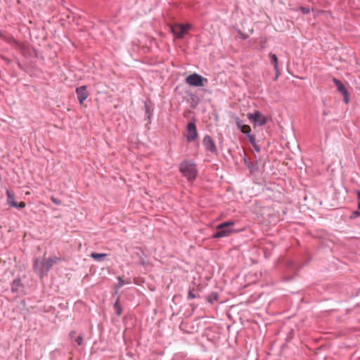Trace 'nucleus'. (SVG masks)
<instances>
[{
	"label": "nucleus",
	"mask_w": 360,
	"mask_h": 360,
	"mask_svg": "<svg viewBox=\"0 0 360 360\" xmlns=\"http://www.w3.org/2000/svg\"><path fill=\"white\" fill-rule=\"evenodd\" d=\"M240 130L241 132H243V134H246V136H248L250 134H251V128L248 124L243 125Z\"/></svg>",
	"instance_id": "nucleus-21"
},
{
	"label": "nucleus",
	"mask_w": 360,
	"mask_h": 360,
	"mask_svg": "<svg viewBox=\"0 0 360 360\" xmlns=\"http://www.w3.org/2000/svg\"><path fill=\"white\" fill-rule=\"evenodd\" d=\"M25 202H17V206H14L13 207H15L18 210H21L25 207Z\"/></svg>",
	"instance_id": "nucleus-28"
},
{
	"label": "nucleus",
	"mask_w": 360,
	"mask_h": 360,
	"mask_svg": "<svg viewBox=\"0 0 360 360\" xmlns=\"http://www.w3.org/2000/svg\"><path fill=\"white\" fill-rule=\"evenodd\" d=\"M6 195L8 204L11 207L17 206V202L15 200L14 194L11 191H6Z\"/></svg>",
	"instance_id": "nucleus-14"
},
{
	"label": "nucleus",
	"mask_w": 360,
	"mask_h": 360,
	"mask_svg": "<svg viewBox=\"0 0 360 360\" xmlns=\"http://www.w3.org/2000/svg\"><path fill=\"white\" fill-rule=\"evenodd\" d=\"M75 341L77 342V344L80 346L83 344L84 342V338L82 335H79V336H77L75 339Z\"/></svg>",
	"instance_id": "nucleus-24"
},
{
	"label": "nucleus",
	"mask_w": 360,
	"mask_h": 360,
	"mask_svg": "<svg viewBox=\"0 0 360 360\" xmlns=\"http://www.w3.org/2000/svg\"><path fill=\"white\" fill-rule=\"evenodd\" d=\"M186 82L192 86H203L205 82H207V79L203 77L197 73L191 74L186 77Z\"/></svg>",
	"instance_id": "nucleus-4"
},
{
	"label": "nucleus",
	"mask_w": 360,
	"mask_h": 360,
	"mask_svg": "<svg viewBox=\"0 0 360 360\" xmlns=\"http://www.w3.org/2000/svg\"><path fill=\"white\" fill-rule=\"evenodd\" d=\"M234 225V222L232 221H224L219 224L217 226V231L213 233L212 238H221L229 236L231 233L233 232V229L231 228Z\"/></svg>",
	"instance_id": "nucleus-3"
},
{
	"label": "nucleus",
	"mask_w": 360,
	"mask_h": 360,
	"mask_svg": "<svg viewBox=\"0 0 360 360\" xmlns=\"http://www.w3.org/2000/svg\"><path fill=\"white\" fill-rule=\"evenodd\" d=\"M186 140L193 142L198 137L196 124L194 122H189L186 125Z\"/></svg>",
	"instance_id": "nucleus-7"
},
{
	"label": "nucleus",
	"mask_w": 360,
	"mask_h": 360,
	"mask_svg": "<svg viewBox=\"0 0 360 360\" xmlns=\"http://www.w3.org/2000/svg\"><path fill=\"white\" fill-rule=\"evenodd\" d=\"M69 336H70L71 340H75L77 338L76 337V332L75 330H72L70 333Z\"/></svg>",
	"instance_id": "nucleus-32"
},
{
	"label": "nucleus",
	"mask_w": 360,
	"mask_h": 360,
	"mask_svg": "<svg viewBox=\"0 0 360 360\" xmlns=\"http://www.w3.org/2000/svg\"><path fill=\"white\" fill-rule=\"evenodd\" d=\"M294 333H295L294 330L292 328H290V330H289V332L287 335V338H286L287 341H290V340H292L293 338Z\"/></svg>",
	"instance_id": "nucleus-26"
},
{
	"label": "nucleus",
	"mask_w": 360,
	"mask_h": 360,
	"mask_svg": "<svg viewBox=\"0 0 360 360\" xmlns=\"http://www.w3.org/2000/svg\"><path fill=\"white\" fill-rule=\"evenodd\" d=\"M0 38L3 39L4 41H7L9 44H16L17 43L16 40L13 37L5 35L3 32V31H1V30H0Z\"/></svg>",
	"instance_id": "nucleus-16"
},
{
	"label": "nucleus",
	"mask_w": 360,
	"mask_h": 360,
	"mask_svg": "<svg viewBox=\"0 0 360 360\" xmlns=\"http://www.w3.org/2000/svg\"><path fill=\"white\" fill-rule=\"evenodd\" d=\"M357 195V201H358V210H356L353 212V214H354L356 217L360 216V191H356Z\"/></svg>",
	"instance_id": "nucleus-20"
},
{
	"label": "nucleus",
	"mask_w": 360,
	"mask_h": 360,
	"mask_svg": "<svg viewBox=\"0 0 360 360\" xmlns=\"http://www.w3.org/2000/svg\"><path fill=\"white\" fill-rule=\"evenodd\" d=\"M198 297V296L194 292V288H190L188 293V300H193Z\"/></svg>",
	"instance_id": "nucleus-22"
},
{
	"label": "nucleus",
	"mask_w": 360,
	"mask_h": 360,
	"mask_svg": "<svg viewBox=\"0 0 360 360\" xmlns=\"http://www.w3.org/2000/svg\"><path fill=\"white\" fill-rule=\"evenodd\" d=\"M117 280H118V283L116 284L115 288L117 289H119L124 285V280L120 276L117 277Z\"/></svg>",
	"instance_id": "nucleus-23"
},
{
	"label": "nucleus",
	"mask_w": 360,
	"mask_h": 360,
	"mask_svg": "<svg viewBox=\"0 0 360 360\" xmlns=\"http://www.w3.org/2000/svg\"><path fill=\"white\" fill-rule=\"evenodd\" d=\"M243 153L244 154H245V150H244V149L243 150Z\"/></svg>",
	"instance_id": "nucleus-37"
},
{
	"label": "nucleus",
	"mask_w": 360,
	"mask_h": 360,
	"mask_svg": "<svg viewBox=\"0 0 360 360\" xmlns=\"http://www.w3.org/2000/svg\"><path fill=\"white\" fill-rule=\"evenodd\" d=\"M90 256L96 261L102 262L105 259L108 255L105 253L92 252Z\"/></svg>",
	"instance_id": "nucleus-15"
},
{
	"label": "nucleus",
	"mask_w": 360,
	"mask_h": 360,
	"mask_svg": "<svg viewBox=\"0 0 360 360\" xmlns=\"http://www.w3.org/2000/svg\"><path fill=\"white\" fill-rule=\"evenodd\" d=\"M23 287L20 278H17L11 284V290L13 293H17Z\"/></svg>",
	"instance_id": "nucleus-13"
},
{
	"label": "nucleus",
	"mask_w": 360,
	"mask_h": 360,
	"mask_svg": "<svg viewBox=\"0 0 360 360\" xmlns=\"http://www.w3.org/2000/svg\"><path fill=\"white\" fill-rule=\"evenodd\" d=\"M243 159L245 166L249 169L251 174L259 172V165L257 161L250 162L245 157Z\"/></svg>",
	"instance_id": "nucleus-11"
},
{
	"label": "nucleus",
	"mask_w": 360,
	"mask_h": 360,
	"mask_svg": "<svg viewBox=\"0 0 360 360\" xmlns=\"http://www.w3.org/2000/svg\"><path fill=\"white\" fill-rule=\"evenodd\" d=\"M247 137L252 145H255V143H257L254 135L250 134L249 135L247 136Z\"/></svg>",
	"instance_id": "nucleus-25"
},
{
	"label": "nucleus",
	"mask_w": 360,
	"mask_h": 360,
	"mask_svg": "<svg viewBox=\"0 0 360 360\" xmlns=\"http://www.w3.org/2000/svg\"><path fill=\"white\" fill-rule=\"evenodd\" d=\"M145 108V117L148 120V123L151 122V117L153 115V107L150 101H146L144 103Z\"/></svg>",
	"instance_id": "nucleus-12"
},
{
	"label": "nucleus",
	"mask_w": 360,
	"mask_h": 360,
	"mask_svg": "<svg viewBox=\"0 0 360 360\" xmlns=\"http://www.w3.org/2000/svg\"><path fill=\"white\" fill-rule=\"evenodd\" d=\"M140 264L145 266L146 264V262L144 259H142L140 260Z\"/></svg>",
	"instance_id": "nucleus-35"
},
{
	"label": "nucleus",
	"mask_w": 360,
	"mask_h": 360,
	"mask_svg": "<svg viewBox=\"0 0 360 360\" xmlns=\"http://www.w3.org/2000/svg\"><path fill=\"white\" fill-rule=\"evenodd\" d=\"M202 144L205 150L212 154L217 153V148L214 140L210 135H205L202 140Z\"/></svg>",
	"instance_id": "nucleus-8"
},
{
	"label": "nucleus",
	"mask_w": 360,
	"mask_h": 360,
	"mask_svg": "<svg viewBox=\"0 0 360 360\" xmlns=\"http://www.w3.org/2000/svg\"><path fill=\"white\" fill-rule=\"evenodd\" d=\"M252 146L254 148L255 151H257V153L260 152V150H261L260 148H259V146L257 143H255V145H252Z\"/></svg>",
	"instance_id": "nucleus-33"
},
{
	"label": "nucleus",
	"mask_w": 360,
	"mask_h": 360,
	"mask_svg": "<svg viewBox=\"0 0 360 360\" xmlns=\"http://www.w3.org/2000/svg\"><path fill=\"white\" fill-rule=\"evenodd\" d=\"M278 77H276V75L274 76V81H276L278 79Z\"/></svg>",
	"instance_id": "nucleus-36"
},
{
	"label": "nucleus",
	"mask_w": 360,
	"mask_h": 360,
	"mask_svg": "<svg viewBox=\"0 0 360 360\" xmlns=\"http://www.w3.org/2000/svg\"><path fill=\"white\" fill-rule=\"evenodd\" d=\"M287 266H288V268H292V269H293V268H295V264L294 263V262H293V261H292V260H289V261H288V262H287Z\"/></svg>",
	"instance_id": "nucleus-29"
},
{
	"label": "nucleus",
	"mask_w": 360,
	"mask_h": 360,
	"mask_svg": "<svg viewBox=\"0 0 360 360\" xmlns=\"http://www.w3.org/2000/svg\"><path fill=\"white\" fill-rule=\"evenodd\" d=\"M275 70V72H276V77H278L281 75L280 73V70H279V68L277 67V69H274Z\"/></svg>",
	"instance_id": "nucleus-34"
},
{
	"label": "nucleus",
	"mask_w": 360,
	"mask_h": 360,
	"mask_svg": "<svg viewBox=\"0 0 360 360\" xmlns=\"http://www.w3.org/2000/svg\"><path fill=\"white\" fill-rule=\"evenodd\" d=\"M179 172L182 175L187 179L189 182H193L195 180L198 176L197 166L193 160H183L179 167Z\"/></svg>",
	"instance_id": "nucleus-2"
},
{
	"label": "nucleus",
	"mask_w": 360,
	"mask_h": 360,
	"mask_svg": "<svg viewBox=\"0 0 360 360\" xmlns=\"http://www.w3.org/2000/svg\"><path fill=\"white\" fill-rule=\"evenodd\" d=\"M59 260H60V258L58 257H49L44 259L37 258L33 264V269L42 277L46 275L52 266Z\"/></svg>",
	"instance_id": "nucleus-1"
},
{
	"label": "nucleus",
	"mask_w": 360,
	"mask_h": 360,
	"mask_svg": "<svg viewBox=\"0 0 360 360\" xmlns=\"http://www.w3.org/2000/svg\"><path fill=\"white\" fill-rule=\"evenodd\" d=\"M114 309L117 316H120L122 312V308L120 304V298L118 297L114 304Z\"/></svg>",
	"instance_id": "nucleus-19"
},
{
	"label": "nucleus",
	"mask_w": 360,
	"mask_h": 360,
	"mask_svg": "<svg viewBox=\"0 0 360 360\" xmlns=\"http://www.w3.org/2000/svg\"><path fill=\"white\" fill-rule=\"evenodd\" d=\"M300 11L304 14H308L310 13V8L309 7L301 6Z\"/></svg>",
	"instance_id": "nucleus-27"
},
{
	"label": "nucleus",
	"mask_w": 360,
	"mask_h": 360,
	"mask_svg": "<svg viewBox=\"0 0 360 360\" xmlns=\"http://www.w3.org/2000/svg\"><path fill=\"white\" fill-rule=\"evenodd\" d=\"M218 299H219V294L216 292H211L207 297V302L211 304L214 303L215 301H217Z\"/></svg>",
	"instance_id": "nucleus-18"
},
{
	"label": "nucleus",
	"mask_w": 360,
	"mask_h": 360,
	"mask_svg": "<svg viewBox=\"0 0 360 360\" xmlns=\"http://www.w3.org/2000/svg\"><path fill=\"white\" fill-rule=\"evenodd\" d=\"M52 202L55 204V205H60L61 204V201L60 200L58 199V198H52Z\"/></svg>",
	"instance_id": "nucleus-31"
},
{
	"label": "nucleus",
	"mask_w": 360,
	"mask_h": 360,
	"mask_svg": "<svg viewBox=\"0 0 360 360\" xmlns=\"http://www.w3.org/2000/svg\"><path fill=\"white\" fill-rule=\"evenodd\" d=\"M333 82L336 86L338 91L342 94L344 96V101L347 103L349 101V94L346 88V86L344 85L343 83H342L341 81H340L337 78H333Z\"/></svg>",
	"instance_id": "nucleus-9"
},
{
	"label": "nucleus",
	"mask_w": 360,
	"mask_h": 360,
	"mask_svg": "<svg viewBox=\"0 0 360 360\" xmlns=\"http://www.w3.org/2000/svg\"><path fill=\"white\" fill-rule=\"evenodd\" d=\"M190 28L189 24H176L171 27V31L176 38L181 39Z\"/></svg>",
	"instance_id": "nucleus-6"
},
{
	"label": "nucleus",
	"mask_w": 360,
	"mask_h": 360,
	"mask_svg": "<svg viewBox=\"0 0 360 360\" xmlns=\"http://www.w3.org/2000/svg\"><path fill=\"white\" fill-rule=\"evenodd\" d=\"M244 124H243V121H242V120H239V119H237V120H236V125H237V127H238V128L239 129H241V127H242L243 125H244Z\"/></svg>",
	"instance_id": "nucleus-30"
},
{
	"label": "nucleus",
	"mask_w": 360,
	"mask_h": 360,
	"mask_svg": "<svg viewBox=\"0 0 360 360\" xmlns=\"http://www.w3.org/2000/svg\"><path fill=\"white\" fill-rule=\"evenodd\" d=\"M269 58L271 63L273 65L274 69H277V67H278V61L276 55L275 53H270Z\"/></svg>",
	"instance_id": "nucleus-17"
},
{
	"label": "nucleus",
	"mask_w": 360,
	"mask_h": 360,
	"mask_svg": "<svg viewBox=\"0 0 360 360\" xmlns=\"http://www.w3.org/2000/svg\"><path fill=\"white\" fill-rule=\"evenodd\" d=\"M86 89L87 87L85 85L76 88L75 92L77 94V99L80 105H82L84 101L89 96V93Z\"/></svg>",
	"instance_id": "nucleus-10"
},
{
	"label": "nucleus",
	"mask_w": 360,
	"mask_h": 360,
	"mask_svg": "<svg viewBox=\"0 0 360 360\" xmlns=\"http://www.w3.org/2000/svg\"><path fill=\"white\" fill-rule=\"evenodd\" d=\"M247 117L255 126L261 127L267 122V118L258 110L254 113H248Z\"/></svg>",
	"instance_id": "nucleus-5"
}]
</instances>
